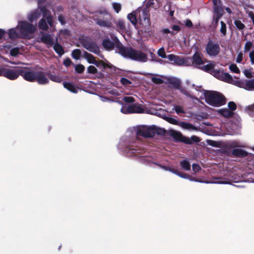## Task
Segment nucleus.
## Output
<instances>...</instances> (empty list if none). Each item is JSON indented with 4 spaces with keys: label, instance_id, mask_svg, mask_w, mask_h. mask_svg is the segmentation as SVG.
<instances>
[{
    "label": "nucleus",
    "instance_id": "obj_1",
    "mask_svg": "<svg viewBox=\"0 0 254 254\" xmlns=\"http://www.w3.org/2000/svg\"><path fill=\"white\" fill-rule=\"evenodd\" d=\"M158 128L155 126H140L128 129L125 135L120 140L118 148L129 156H135L141 158L144 156V151L139 146L134 145L136 140L142 136L145 138L152 137L159 133Z\"/></svg>",
    "mask_w": 254,
    "mask_h": 254
},
{
    "label": "nucleus",
    "instance_id": "obj_2",
    "mask_svg": "<svg viewBox=\"0 0 254 254\" xmlns=\"http://www.w3.org/2000/svg\"><path fill=\"white\" fill-rule=\"evenodd\" d=\"M116 43L118 47L119 53L124 57L141 63H145L148 61V56L146 54L134 49L125 47L118 40Z\"/></svg>",
    "mask_w": 254,
    "mask_h": 254
},
{
    "label": "nucleus",
    "instance_id": "obj_3",
    "mask_svg": "<svg viewBox=\"0 0 254 254\" xmlns=\"http://www.w3.org/2000/svg\"><path fill=\"white\" fill-rule=\"evenodd\" d=\"M42 14L43 17L46 18L47 23L51 26L53 27V19L50 11L48 10L45 6H41L40 4H38V8L30 12L27 16L30 22H33L39 18Z\"/></svg>",
    "mask_w": 254,
    "mask_h": 254
},
{
    "label": "nucleus",
    "instance_id": "obj_4",
    "mask_svg": "<svg viewBox=\"0 0 254 254\" xmlns=\"http://www.w3.org/2000/svg\"><path fill=\"white\" fill-rule=\"evenodd\" d=\"M222 79L224 80L225 82L244 88L247 90H254V79L240 80L238 78H233L230 74H226Z\"/></svg>",
    "mask_w": 254,
    "mask_h": 254
},
{
    "label": "nucleus",
    "instance_id": "obj_5",
    "mask_svg": "<svg viewBox=\"0 0 254 254\" xmlns=\"http://www.w3.org/2000/svg\"><path fill=\"white\" fill-rule=\"evenodd\" d=\"M205 100L209 105L219 107L225 103V97L220 93L216 91H203Z\"/></svg>",
    "mask_w": 254,
    "mask_h": 254
},
{
    "label": "nucleus",
    "instance_id": "obj_6",
    "mask_svg": "<svg viewBox=\"0 0 254 254\" xmlns=\"http://www.w3.org/2000/svg\"><path fill=\"white\" fill-rule=\"evenodd\" d=\"M97 17L94 18L95 23L100 27L110 28L112 26V16L105 9L97 12Z\"/></svg>",
    "mask_w": 254,
    "mask_h": 254
},
{
    "label": "nucleus",
    "instance_id": "obj_7",
    "mask_svg": "<svg viewBox=\"0 0 254 254\" xmlns=\"http://www.w3.org/2000/svg\"><path fill=\"white\" fill-rule=\"evenodd\" d=\"M215 63L213 61H209L206 65H202L200 67V69L201 70L210 72L215 77L218 79L225 82V80L222 79V78L225 76L226 74H229L228 73L225 72L223 70H215L214 69L215 66Z\"/></svg>",
    "mask_w": 254,
    "mask_h": 254
},
{
    "label": "nucleus",
    "instance_id": "obj_8",
    "mask_svg": "<svg viewBox=\"0 0 254 254\" xmlns=\"http://www.w3.org/2000/svg\"><path fill=\"white\" fill-rule=\"evenodd\" d=\"M212 183L217 184H231V182L238 183L244 181L242 175L229 173L225 177H219L214 179Z\"/></svg>",
    "mask_w": 254,
    "mask_h": 254
},
{
    "label": "nucleus",
    "instance_id": "obj_9",
    "mask_svg": "<svg viewBox=\"0 0 254 254\" xmlns=\"http://www.w3.org/2000/svg\"><path fill=\"white\" fill-rule=\"evenodd\" d=\"M36 29V26L25 21H19L17 25V30H19L21 37H27L34 33Z\"/></svg>",
    "mask_w": 254,
    "mask_h": 254
},
{
    "label": "nucleus",
    "instance_id": "obj_10",
    "mask_svg": "<svg viewBox=\"0 0 254 254\" xmlns=\"http://www.w3.org/2000/svg\"><path fill=\"white\" fill-rule=\"evenodd\" d=\"M167 58L171 62H173L174 64L179 66L192 65V61L190 57H183L173 54H170L167 56Z\"/></svg>",
    "mask_w": 254,
    "mask_h": 254
},
{
    "label": "nucleus",
    "instance_id": "obj_11",
    "mask_svg": "<svg viewBox=\"0 0 254 254\" xmlns=\"http://www.w3.org/2000/svg\"><path fill=\"white\" fill-rule=\"evenodd\" d=\"M21 75V68H7L3 67L2 76L10 79L15 80Z\"/></svg>",
    "mask_w": 254,
    "mask_h": 254
},
{
    "label": "nucleus",
    "instance_id": "obj_12",
    "mask_svg": "<svg viewBox=\"0 0 254 254\" xmlns=\"http://www.w3.org/2000/svg\"><path fill=\"white\" fill-rule=\"evenodd\" d=\"M121 112L125 114L142 113L144 112V109L141 106L136 104L131 105H123L121 109Z\"/></svg>",
    "mask_w": 254,
    "mask_h": 254
},
{
    "label": "nucleus",
    "instance_id": "obj_13",
    "mask_svg": "<svg viewBox=\"0 0 254 254\" xmlns=\"http://www.w3.org/2000/svg\"><path fill=\"white\" fill-rule=\"evenodd\" d=\"M139 161L142 163L146 164L147 165H150L151 163L155 164L163 170L165 171H168L174 174H175L177 171V170L174 169L169 166H163L161 164L155 163L153 160V158L151 156H141V158L139 159Z\"/></svg>",
    "mask_w": 254,
    "mask_h": 254
},
{
    "label": "nucleus",
    "instance_id": "obj_14",
    "mask_svg": "<svg viewBox=\"0 0 254 254\" xmlns=\"http://www.w3.org/2000/svg\"><path fill=\"white\" fill-rule=\"evenodd\" d=\"M205 50L209 56L215 57L219 53L220 48L218 43L209 41L206 45Z\"/></svg>",
    "mask_w": 254,
    "mask_h": 254
},
{
    "label": "nucleus",
    "instance_id": "obj_15",
    "mask_svg": "<svg viewBox=\"0 0 254 254\" xmlns=\"http://www.w3.org/2000/svg\"><path fill=\"white\" fill-rule=\"evenodd\" d=\"M84 58L90 64L96 65L97 67H101L102 70L105 69L107 66L110 67L107 64L103 63L102 61H97L95 59L93 56L86 52L84 53Z\"/></svg>",
    "mask_w": 254,
    "mask_h": 254
},
{
    "label": "nucleus",
    "instance_id": "obj_16",
    "mask_svg": "<svg viewBox=\"0 0 254 254\" xmlns=\"http://www.w3.org/2000/svg\"><path fill=\"white\" fill-rule=\"evenodd\" d=\"M82 45L88 51L94 53L96 54H99L100 49L97 44L90 40H84L82 42Z\"/></svg>",
    "mask_w": 254,
    "mask_h": 254
},
{
    "label": "nucleus",
    "instance_id": "obj_17",
    "mask_svg": "<svg viewBox=\"0 0 254 254\" xmlns=\"http://www.w3.org/2000/svg\"><path fill=\"white\" fill-rule=\"evenodd\" d=\"M37 71L32 70L21 68V76L30 82L35 81Z\"/></svg>",
    "mask_w": 254,
    "mask_h": 254
},
{
    "label": "nucleus",
    "instance_id": "obj_18",
    "mask_svg": "<svg viewBox=\"0 0 254 254\" xmlns=\"http://www.w3.org/2000/svg\"><path fill=\"white\" fill-rule=\"evenodd\" d=\"M35 81H37L39 84L44 85L49 83V80L44 72L37 71Z\"/></svg>",
    "mask_w": 254,
    "mask_h": 254
},
{
    "label": "nucleus",
    "instance_id": "obj_19",
    "mask_svg": "<svg viewBox=\"0 0 254 254\" xmlns=\"http://www.w3.org/2000/svg\"><path fill=\"white\" fill-rule=\"evenodd\" d=\"M41 41L45 43L48 47H52L54 43V39L52 35L42 33Z\"/></svg>",
    "mask_w": 254,
    "mask_h": 254
},
{
    "label": "nucleus",
    "instance_id": "obj_20",
    "mask_svg": "<svg viewBox=\"0 0 254 254\" xmlns=\"http://www.w3.org/2000/svg\"><path fill=\"white\" fill-rule=\"evenodd\" d=\"M191 60L192 61V65L194 64L195 66L198 68H200L204 64L201 55L199 53H195L193 55Z\"/></svg>",
    "mask_w": 254,
    "mask_h": 254
},
{
    "label": "nucleus",
    "instance_id": "obj_21",
    "mask_svg": "<svg viewBox=\"0 0 254 254\" xmlns=\"http://www.w3.org/2000/svg\"><path fill=\"white\" fill-rule=\"evenodd\" d=\"M140 20L142 21L143 24L145 26H149L150 24V20L149 18V12L146 9L142 10L141 13L139 14Z\"/></svg>",
    "mask_w": 254,
    "mask_h": 254
},
{
    "label": "nucleus",
    "instance_id": "obj_22",
    "mask_svg": "<svg viewBox=\"0 0 254 254\" xmlns=\"http://www.w3.org/2000/svg\"><path fill=\"white\" fill-rule=\"evenodd\" d=\"M178 126L183 129L190 131L196 130L197 129V128L192 124L185 122H180L178 124Z\"/></svg>",
    "mask_w": 254,
    "mask_h": 254
},
{
    "label": "nucleus",
    "instance_id": "obj_23",
    "mask_svg": "<svg viewBox=\"0 0 254 254\" xmlns=\"http://www.w3.org/2000/svg\"><path fill=\"white\" fill-rule=\"evenodd\" d=\"M117 29L122 34L126 32V29L124 21L122 19H119L117 22Z\"/></svg>",
    "mask_w": 254,
    "mask_h": 254
},
{
    "label": "nucleus",
    "instance_id": "obj_24",
    "mask_svg": "<svg viewBox=\"0 0 254 254\" xmlns=\"http://www.w3.org/2000/svg\"><path fill=\"white\" fill-rule=\"evenodd\" d=\"M180 165L182 169L184 171H190V164L187 159L181 161L180 162Z\"/></svg>",
    "mask_w": 254,
    "mask_h": 254
},
{
    "label": "nucleus",
    "instance_id": "obj_25",
    "mask_svg": "<svg viewBox=\"0 0 254 254\" xmlns=\"http://www.w3.org/2000/svg\"><path fill=\"white\" fill-rule=\"evenodd\" d=\"M104 48L108 51L113 50L114 48V44L109 39H105L102 43Z\"/></svg>",
    "mask_w": 254,
    "mask_h": 254
},
{
    "label": "nucleus",
    "instance_id": "obj_26",
    "mask_svg": "<svg viewBox=\"0 0 254 254\" xmlns=\"http://www.w3.org/2000/svg\"><path fill=\"white\" fill-rule=\"evenodd\" d=\"M232 154L234 156L241 157L247 156L248 154L247 152L244 150L240 148H236L233 150Z\"/></svg>",
    "mask_w": 254,
    "mask_h": 254
},
{
    "label": "nucleus",
    "instance_id": "obj_27",
    "mask_svg": "<svg viewBox=\"0 0 254 254\" xmlns=\"http://www.w3.org/2000/svg\"><path fill=\"white\" fill-rule=\"evenodd\" d=\"M218 113L222 116L229 118L233 115V113L226 108L221 109L218 111Z\"/></svg>",
    "mask_w": 254,
    "mask_h": 254
},
{
    "label": "nucleus",
    "instance_id": "obj_28",
    "mask_svg": "<svg viewBox=\"0 0 254 254\" xmlns=\"http://www.w3.org/2000/svg\"><path fill=\"white\" fill-rule=\"evenodd\" d=\"M8 34L9 37L11 39L20 37L19 30H17V27L15 28L10 29Z\"/></svg>",
    "mask_w": 254,
    "mask_h": 254
},
{
    "label": "nucleus",
    "instance_id": "obj_29",
    "mask_svg": "<svg viewBox=\"0 0 254 254\" xmlns=\"http://www.w3.org/2000/svg\"><path fill=\"white\" fill-rule=\"evenodd\" d=\"M64 86L69 91L73 93H77V89L71 83L68 82L64 83Z\"/></svg>",
    "mask_w": 254,
    "mask_h": 254
},
{
    "label": "nucleus",
    "instance_id": "obj_30",
    "mask_svg": "<svg viewBox=\"0 0 254 254\" xmlns=\"http://www.w3.org/2000/svg\"><path fill=\"white\" fill-rule=\"evenodd\" d=\"M55 51L60 56L64 54V50L62 46L58 43H56L54 45Z\"/></svg>",
    "mask_w": 254,
    "mask_h": 254
},
{
    "label": "nucleus",
    "instance_id": "obj_31",
    "mask_svg": "<svg viewBox=\"0 0 254 254\" xmlns=\"http://www.w3.org/2000/svg\"><path fill=\"white\" fill-rule=\"evenodd\" d=\"M38 26L40 29L43 30H47L48 29V25L47 24V22L46 21V19L43 17L39 21L38 23Z\"/></svg>",
    "mask_w": 254,
    "mask_h": 254
},
{
    "label": "nucleus",
    "instance_id": "obj_32",
    "mask_svg": "<svg viewBox=\"0 0 254 254\" xmlns=\"http://www.w3.org/2000/svg\"><path fill=\"white\" fill-rule=\"evenodd\" d=\"M168 82L175 87H178L180 85V81L178 78L171 77L168 79Z\"/></svg>",
    "mask_w": 254,
    "mask_h": 254
},
{
    "label": "nucleus",
    "instance_id": "obj_33",
    "mask_svg": "<svg viewBox=\"0 0 254 254\" xmlns=\"http://www.w3.org/2000/svg\"><path fill=\"white\" fill-rule=\"evenodd\" d=\"M213 11L214 15H217L218 17H222L223 14V10L220 5L213 6Z\"/></svg>",
    "mask_w": 254,
    "mask_h": 254
},
{
    "label": "nucleus",
    "instance_id": "obj_34",
    "mask_svg": "<svg viewBox=\"0 0 254 254\" xmlns=\"http://www.w3.org/2000/svg\"><path fill=\"white\" fill-rule=\"evenodd\" d=\"M173 107H174L172 109V111H171V113H173V111H175L177 114H179L180 113H185V110L182 106L174 105Z\"/></svg>",
    "mask_w": 254,
    "mask_h": 254
},
{
    "label": "nucleus",
    "instance_id": "obj_35",
    "mask_svg": "<svg viewBox=\"0 0 254 254\" xmlns=\"http://www.w3.org/2000/svg\"><path fill=\"white\" fill-rule=\"evenodd\" d=\"M120 82L123 86L126 87H130L132 84L130 80L125 77H122L120 79Z\"/></svg>",
    "mask_w": 254,
    "mask_h": 254
},
{
    "label": "nucleus",
    "instance_id": "obj_36",
    "mask_svg": "<svg viewBox=\"0 0 254 254\" xmlns=\"http://www.w3.org/2000/svg\"><path fill=\"white\" fill-rule=\"evenodd\" d=\"M136 12H133L129 13L127 15V19L130 21V22L134 25L136 24V18L135 16Z\"/></svg>",
    "mask_w": 254,
    "mask_h": 254
},
{
    "label": "nucleus",
    "instance_id": "obj_37",
    "mask_svg": "<svg viewBox=\"0 0 254 254\" xmlns=\"http://www.w3.org/2000/svg\"><path fill=\"white\" fill-rule=\"evenodd\" d=\"M180 91L184 95H185L186 96L190 98L191 100L194 101L195 100L196 101H198V99L197 98H196L194 96L190 94L189 92L187 91L183 88H181Z\"/></svg>",
    "mask_w": 254,
    "mask_h": 254
},
{
    "label": "nucleus",
    "instance_id": "obj_38",
    "mask_svg": "<svg viewBox=\"0 0 254 254\" xmlns=\"http://www.w3.org/2000/svg\"><path fill=\"white\" fill-rule=\"evenodd\" d=\"M49 77L52 81L58 83H60L63 80L61 76L55 74H50L49 75Z\"/></svg>",
    "mask_w": 254,
    "mask_h": 254
},
{
    "label": "nucleus",
    "instance_id": "obj_39",
    "mask_svg": "<svg viewBox=\"0 0 254 254\" xmlns=\"http://www.w3.org/2000/svg\"><path fill=\"white\" fill-rule=\"evenodd\" d=\"M220 24H221V27L220 29V31L221 34V36H225V35L226 34V31H227L226 24L225 22H224L222 21H220Z\"/></svg>",
    "mask_w": 254,
    "mask_h": 254
},
{
    "label": "nucleus",
    "instance_id": "obj_40",
    "mask_svg": "<svg viewBox=\"0 0 254 254\" xmlns=\"http://www.w3.org/2000/svg\"><path fill=\"white\" fill-rule=\"evenodd\" d=\"M234 24L239 30H243L245 28V25L240 20H235Z\"/></svg>",
    "mask_w": 254,
    "mask_h": 254
},
{
    "label": "nucleus",
    "instance_id": "obj_41",
    "mask_svg": "<svg viewBox=\"0 0 254 254\" xmlns=\"http://www.w3.org/2000/svg\"><path fill=\"white\" fill-rule=\"evenodd\" d=\"M173 137L177 140L181 141L183 138V134L179 131H173L172 133Z\"/></svg>",
    "mask_w": 254,
    "mask_h": 254
},
{
    "label": "nucleus",
    "instance_id": "obj_42",
    "mask_svg": "<svg viewBox=\"0 0 254 254\" xmlns=\"http://www.w3.org/2000/svg\"><path fill=\"white\" fill-rule=\"evenodd\" d=\"M71 56L75 60H78L80 59L81 56V51L79 49L74 50L71 53Z\"/></svg>",
    "mask_w": 254,
    "mask_h": 254
},
{
    "label": "nucleus",
    "instance_id": "obj_43",
    "mask_svg": "<svg viewBox=\"0 0 254 254\" xmlns=\"http://www.w3.org/2000/svg\"><path fill=\"white\" fill-rule=\"evenodd\" d=\"M229 69L230 70L234 73H239L240 72V70L237 66V65L235 64H231L229 65Z\"/></svg>",
    "mask_w": 254,
    "mask_h": 254
},
{
    "label": "nucleus",
    "instance_id": "obj_44",
    "mask_svg": "<svg viewBox=\"0 0 254 254\" xmlns=\"http://www.w3.org/2000/svg\"><path fill=\"white\" fill-rule=\"evenodd\" d=\"M165 119L168 123H170L171 124H173V125H178V124L180 122L178 120H177L176 119H174L173 118H172V117H166L165 118Z\"/></svg>",
    "mask_w": 254,
    "mask_h": 254
},
{
    "label": "nucleus",
    "instance_id": "obj_45",
    "mask_svg": "<svg viewBox=\"0 0 254 254\" xmlns=\"http://www.w3.org/2000/svg\"><path fill=\"white\" fill-rule=\"evenodd\" d=\"M112 6L114 10L117 12L119 13L121 9L122 5L121 3L118 2H113L112 3Z\"/></svg>",
    "mask_w": 254,
    "mask_h": 254
},
{
    "label": "nucleus",
    "instance_id": "obj_46",
    "mask_svg": "<svg viewBox=\"0 0 254 254\" xmlns=\"http://www.w3.org/2000/svg\"><path fill=\"white\" fill-rule=\"evenodd\" d=\"M253 44L251 41H247L244 46V51L245 53L248 52L252 48Z\"/></svg>",
    "mask_w": 254,
    "mask_h": 254
},
{
    "label": "nucleus",
    "instance_id": "obj_47",
    "mask_svg": "<svg viewBox=\"0 0 254 254\" xmlns=\"http://www.w3.org/2000/svg\"><path fill=\"white\" fill-rule=\"evenodd\" d=\"M85 69L84 66L81 64H79L75 65V70L78 73H82Z\"/></svg>",
    "mask_w": 254,
    "mask_h": 254
},
{
    "label": "nucleus",
    "instance_id": "obj_48",
    "mask_svg": "<svg viewBox=\"0 0 254 254\" xmlns=\"http://www.w3.org/2000/svg\"><path fill=\"white\" fill-rule=\"evenodd\" d=\"M157 54L159 57L162 58H166L167 57L166 55L164 49L163 48H160L158 50Z\"/></svg>",
    "mask_w": 254,
    "mask_h": 254
},
{
    "label": "nucleus",
    "instance_id": "obj_49",
    "mask_svg": "<svg viewBox=\"0 0 254 254\" xmlns=\"http://www.w3.org/2000/svg\"><path fill=\"white\" fill-rule=\"evenodd\" d=\"M19 53V48L18 47L13 48L10 51V55L12 56L16 57Z\"/></svg>",
    "mask_w": 254,
    "mask_h": 254
},
{
    "label": "nucleus",
    "instance_id": "obj_50",
    "mask_svg": "<svg viewBox=\"0 0 254 254\" xmlns=\"http://www.w3.org/2000/svg\"><path fill=\"white\" fill-rule=\"evenodd\" d=\"M175 175H177L178 176H179L182 178L188 179V180L190 176V175L187 174L181 173V172L178 171L177 170L176 172Z\"/></svg>",
    "mask_w": 254,
    "mask_h": 254
},
{
    "label": "nucleus",
    "instance_id": "obj_51",
    "mask_svg": "<svg viewBox=\"0 0 254 254\" xmlns=\"http://www.w3.org/2000/svg\"><path fill=\"white\" fill-rule=\"evenodd\" d=\"M228 107L230 111H234L236 109V104L234 102H229L228 104Z\"/></svg>",
    "mask_w": 254,
    "mask_h": 254
},
{
    "label": "nucleus",
    "instance_id": "obj_52",
    "mask_svg": "<svg viewBox=\"0 0 254 254\" xmlns=\"http://www.w3.org/2000/svg\"><path fill=\"white\" fill-rule=\"evenodd\" d=\"M123 100L126 103H131L134 102V98L131 96H125Z\"/></svg>",
    "mask_w": 254,
    "mask_h": 254
},
{
    "label": "nucleus",
    "instance_id": "obj_53",
    "mask_svg": "<svg viewBox=\"0 0 254 254\" xmlns=\"http://www.w3.org/2000/svg\"><path fill=\"white\" fill-rule=\"evenodd\" d=\"M87 71L90 73H95L97 72L96 67L93 65H90L87 68Z\"/></svg>",
    "mask_w": 254,
    "mask_h": 254
},
{
    "label": "nucleus",
    "instance_id": "obj_54",
    "mask_svg": "<svg viewBox=\"0 0 254 254\" xmlns=\"http://www.w3.org/2000/svg\"><path fill=\"white\" fill-rule=\"evenodd\" d=\"M243 59V54L242 52H240L238 53L237 55V58L236 60V62L237 63H241Z\"/></svg>",
    "mask_w": 254,
    "mask_h": 254
},
{
    "label": "nucleus",
    "instance_id": "obj_55",
    "mask_svg": "<svg viewBox=\"0 0 254 254\" xmlns=\"http://www.w3.org/2000/svg\"><path fill=\"white\" fill-rule=\"evenodd\" d=\"M192 171H193L194 174L198 172L200 170H201V167L198 164H193L192 165Z\"/></svg>",
    "mask_w": 254,
    "mask_h": 254
},
{
    "label": "nucleus",
    "instance_id": "obj_56",
    "mask_svg": "<svg viewBox=\"0 0 254 254\" xmlns=\"http://www.w3.org/2000/svg\"><path fill=\"white\" fill-rule=\"evenodd\" d=\"M151 80L153 82L156 83V84H161L163 82L162 79L158 77H152Z\"/></svg>",
    "mask_w": 254,
    "mask_h": 254
},
{
    "label": "nucleus",
    "instance_id": "obj_57",
    "mask_svg": "<svg viewBox=\"0 0 254 254\" xmlns=\"http://www.w3.org/2000/svg\"><path fill=\"white\" fill-rule=\"evenodd\" d=\"M99 97L100 100L103 102H115L114 100L111 99L107 97L104 96L99 95Z\"/></svg>",
    "mask_w": 254,
    "mask_h": 254
},
{
    "label": "nucleus",
    "instance_id": "obj_58",
    "mask_svg": "<svg viewBox=\"0 0 254 254\" xmlns=\"http://www.w3.org/2000/svg\"><path fill=\"white\" fill-rule=\"evenodd\" d=\"M181 141H182L185 143L188 144H190L192 143V141H191L190 138L184 136H183Z\"/></svg>",
    "mask_w": 254,
    "mask_h": 254
},
{
    "label": "nucleus",
    "instance_id": "obj_59",
    "mask_svg": "<svg viewBox=\"0 0 254 254\" xmlns=\"http://www.w3.org/2000/svg\"><path fill=\"white\" fill-rule=\"evenodd\" d=\"M249 57L252 64L254 65V49L250 53Z\"/></svg>",
    "mask_w": 254,
    "mask_h": 254
},
{
    "label": "nucleus",
    "instance_id": "obj_60",
    "mask_svg": "<svg viewBox=\"0 0 254 254\" xmlns=\"http://www.w3.org/2000/svg\"><path fill=\"white\" fill-rule=\"evenodd\" d=\"M109 93L115 96H118L120 95V92L116 89H112L109 91Z\"/></svg>",
    "mask_w": 254,
    "mask_h": 254
},
{
    "label": "nucleus",
    "instance_id": "obj_61",
    "mask_svg": "<svg viewBox=\"0 0 254 254\" xmlns=\"http://www.w3.org/2000/svg\"><path fill=\"white\" fill-rule=\"evenodd\" d=\"M188 180H190V181H192V182H199V183H208V182H204V181L199 180L198 179H196L190 175L189 176Z\"/></svg>",
    "mask_w": 254,
    "mask_h": 254
},
{
    "label": "nucleus",
    "instance_id": "obj_62",
    "mask_svg": "<svg viewBox=\"0 0 254 254\" xmlns=\"http://www.w3.org/2000/svg\"><path fill=\"white\" fill-rule=\"evenodd\" d=\"M161 32L163 34H171L172 35H174L175 33L173 31H171L168 28H164L161 30Z\"/></svg>",
    "mask_w": 254,
    "mask_h": 254
},
{
    "label": "nucleus",
    "instance_id": "obj_63",
    "mask_svg": "<svg viewBox=\"0 0 254 254\" xmlns=\"http://www.w3.org/2000/svg\"><path fill=\"white\" fill-rule=\"evenodd\" d=\"M252 158V159L253 160H249V165H253L254 166V155L251 153L250 154V155L248 156V158Z\"/></svg>",
    "mask_w": 254,
    "mask_h": 254
},
{
    "label": "nucleus",
    "instance_id": "obj_64",
    "mask_svg": "<svg viewBox=\"0 0 254 254\" xmlns=\"http://www.w3.org/2000/svg\"><path fill=\"white\" fill-rule=\"evenodd\" d=\"M64 64L66 67L69 66L71 64V61L70 59L67 58L64 60Z\"/></svg>",
    "mask_w": 254,
    "mask_h": 254
}]
</instances>
